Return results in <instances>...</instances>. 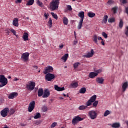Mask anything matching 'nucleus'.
Masks as SVG:
<instances>
[{"instance_id": "1", "label": "nucleus", "mask_w": 128, "mask_h": 128, "mask_svg": "<svg viewBox=\"0 0 128 128\" xmlns=\"http://www.w3.org/2000/svg\"><path fill=\"white\" fill-rule=\"evenodd\" d=\"M58 4H60V0H52L50 4V10H56L58 9Z\"/></svg>"}, {"instance_id": "2", "label": "nucleus", "mask_w": 128, "mask_h": 128, "mask_svg": "<svg viewBox=\"0 0 128 128\" xmlns=\"http://www.w3.org/2000/svg\"><path fill=\"white\" fill-rule=\"evenodd\" d=\"M78 16H79V18H80V20L78 26V29L80 30L82 28V26L84 20V11H81L79 12L78 14Z\"/></svg>"}, {"instance_id": "3", "label": "nucleus", "mask_w": 128, "mask_h": 128, "mask_svg": "<svg viewBox=\"0 0 128 128\" xmlns=\"http://www.w3.org/2000/svg\"><path fill=\"white\" fill-rule=\"evenodd\" d=\"M98 40H102L101 42V44L102 46H104V42L103 41L104 40L102 37L100 36H98V35L96 34H94L92 36V40L93 42L96 44H98Z\"/></svg>"}, {"instance_id": "4", "label": "nucleus", "mask_w": 128, "mask_h": 128, "mask_svg": "<svg viewBox=\"0 0 128 128\" xmlns=\"http://www.w3.org/2000/svg\"><path fill=\"white\" fill-rule=\"evenodd\" d=\"M88 116L91 120H96L98 116V113L95 110H90L88 112Z\"/></svg>"}, {"instance_id": "5", "label": "nucleus", "mask_w": 128, "mask_h": 128, "mask_svg": "<svg viewBox=\"0 0 128 128\" xmlns=\"http://www.w3.org/2000/svg\"><path fill=\"white\" fill-rule=\"evenodd\" d=\"M29 56H30V53L28 52L23 53L21 56L20 60L22 62H26L28 61Z\"/></svg>"}, {"instance_id": "6", "label": "nucleus", "mask_w": 128, "mask_h": 128, "mask_svg": "<svg viewBox=\"0 0 128 128\" xmlns=\"http://www.w3.org/2000/svg\"><path fill=\"white\" fill-rule=\"evenodd\" d=\"M96 100V95H94L90 97V99L86 102V106H92V104Z\"/></svg>"}, {"instance_id": "7", "label": "nucleus", "mask_w": 128, "mask_h": 128, "mask_svg": "<svg viewBox=\"0 0 128 128\" xmlns=\"http://www.w3.org/2000/svg\"><path fill=\"white\" fill-rule=\"evenodd\" d=\"M34 86H36V82L32 81L26 85V88L28 90H33L34 89Z\"/></svg>"}, {"instance_id": "8", "label": "nucleus", "mask_w": 128, "mask_h": 128, "mask_svg": "<svg viewBox=\"0 0 128 128\" xmlns=\"http://www.w3.org/2000/svg\"><path fill=\"white\" fill-rule=\"evenodd\" d=\"M0 82L4 86L8 84V78L4 75H0Z\"/></svg>"}, {"instance_id": "9", "label": "nucleus", "mask_w": 128, "mask_h": 128, "mask_svg": "<svg viewBox=\"0 0 128 128\" xmlns=\"http://www.w3.org/2000/svg\"><path fill=\"white\" fill-rule=\"evenodd\" d=\"M56 76L54 74H52L48 73L45 76V79L48 80V82H52V80H54Z\"/></svg>"}, {"instance_id": "10", "label": "nucleus", "mask_w": 128, "mask_h": 128, "mask_svg": "<svg viewBox=\"0 0 128 128\" xmlns=\"http://www.w3.org/2000/svg\"><path fill=\"white\" fill-rule=\"evenodd\" d=\"M54 72V68L52 66H49L46 68L43 74H50V72Z\"/></svg>"}, {"instance_id": "11", "label": "nucleus", "mask_w": 128, "mask_h": 128, "mask_svg": "<svg viewBox=\"0 0 128 128\" xmlns=\"http://www.w3.org/2000/svg\"><path fill=\"white\" fill-rule=\"evenodd\" d=\"M82 120H84V118L78 116H77L72 119V124L74 126L75 124H78V122H82Z\"/></svg>"}, {"instance_id": "12", "label": "nucleus", "mask_w": 128, "mask_h": 128, "mask_svg": "<svg viewBox=\"0 0 128 128\" xmlns=\"http://www.w3.org/2000/svg\"><path fill=\"white\" fill-rule=\"evenodd\" d=\"M34 106H36V102L34 100H32L29 104V106L28 107V111L29 112H32V110H34Z\"/></svg>"}, {"instance_id": "13", "label": "nucleus", "mask_w": 128, "mask_h": 128, "mask_svg": "<svg viewBox=\"0 0 128 128\" xmlns=\"http://www.w3.org/2000/svg\"><path fill=\"white\" fill-rule=\"evenodd\" d=\"M8 112H10V109H8V108H4L0 112L1 116L3 118H6V116H8Z\"/></svg>"}, {"instance_id": "14", "label": "nucleus", "mask_w": 128, "mask_h": 128, "mask_svg": "<svg viewBox=\"0 0 128 128\" xmlns=\"http://www.w3.org/2000/svg\"><path fill=\"white\" fill-rule=\"evenodd\" d=\"M94 49H92L90 52H88L84 56V57L86 58H92L94 56Z\"/></svg>"}, {"instance_id": "15", "label": "nucleus", "mask_w": 128, "mask_h": 128, "mask_svg": "<svg viewBox=\"0 0 128 128\" xmlns=\"http://www.w3.org/2000/svg\"><path fill=\"white\" fill-rule=\"evenodd\" d=\"M128 88V82H124L122 84V92H124Z\"/></svg>"}, {"instance_id": "16", "label": "nucleus", "mask_w": 128, "mask_h": 128, "mask_svg": "<svg viewBox=\"0 0 128 128\" xmlns=\"http://www.w3.org/2000/svg\"><path fill=\"white\" fill-rule=\"evenodd\" d=\"M50 94V90L48 89H46L44 91L42 98H48Z\"/></svg>"}, {"instance_id": "17", "label": "nucleus", "mask_w": 128, "mask_h": 128, "mask_svg": "<svg viewBox=\"0 0 128 128\" xmlns=\"http://www.w3.org/2000/svg\"><path fill=\"white\" fill-rule=\"evenodd\" d=\"M18 96V92H14L8 95V98H10V99H13V98H16Z\"/></svg>"}, {"instance_id": "18", "label": "nucleus", "mask_w": 128, "mask_h": 128, "mask_svg": "<svg viewBox=\"0 0 128 128\" xmlns=\"http://www.w3.org/2000/svg\"><path fill=\"white\" fill-rule=\"evenodd\" d=\"M96 82H98V84H104V79L102 78H96Z\"/></svg>"}, {"instance_id": "19", "label": "nucleus", "mask_w": 128, "mask_h": 128, "mask_svg": "<svg viewBox=\"0 0 128 128\" xmlns=\"http://www.w3.org/2000/svg\"><path fill=\"white\" fill-rule=\"evenodd\" d=\"M54 88L56 90H57V92H62V90H64V87L60 88L58 85H54Z\"/></svg>"}, {"instance_id": "20", "label": "nucleus", "mask_w": 128, "mask_h": 128, "mask_svg": "<svg viewBox=\"0 0 128 128\" xmlns=\"http://www.w3.org/2000/svg\"><path fill=\"white\" fill-rule=\"evenodd\" d=\"M12 24L14 26H18V19L14 18L13 20Z\"/></svg>"}, {"instance_id": "21", "label": "nucleus", "mask_w": 128, "mask_h": 128, "mask_svg": "<svg viewBox=\"0 0 128 128\" xmlns=\"http://www.w3.org/2000/svg\"><path fill=\"white\" fill-rule=\"evenodd\" d=\"M98 76V74L94 72H90L89 74V78H94L96 76Z\"/></svg>"}, {"instance_id": "22", "label": "nucleus", "mask_w": 128, "mask_h": 128, "mask_svg": "<svg viewBox=\"0 0 128 128\" xmlns=\"http://www.w3.org/2000/svg\"><path fill=\"white\" fill-rule=\"evenodd\" d=\"M22 38L24 40V42L28 40V34L27 32H24Z\"/></svg>"}, {"instance_id": "23", "label": "nucleus", "mask_w": 128, "mask_h": 128, "mask_svg": "<svg viewBox=\"0 0 128 128\" xmlns=\"http://www.w3.org/2000/svg\"><path fill=\"white\" fill-rule=\"evenodd\" d=\"M38 96H42L44 94V90L42 88H39L38 92Z\"/></svg>"}, {"instance_id": "24", "label": "nucleus", "mask_w": 128, "mask_h": 128, "mask_svg": "<svg viewBox=\"0 0 128 128\" xmlns=\"http://www.w3.org/2000/svg\"><path fill=\"white\" fill-rule=\"evenodd\" d=\"M68 58V54H64V56L61 58V60H63L64 61V62H66Z\"/></svg>"}, {"instance_id": "25", "label": "nucleus", "mask_w": 128, "mask_h": 128, "mask_svg": "<svg viewBox=\"0 0 128 128\" xmlns=\"http://www.w3.org/2000/svg\"><path fill=\"white\" fill-rule=\"evenodd\" d=\"M63 22L66 26H68V19L66 17H64L63 18Z\"/></svg>"}, {"instance_id": "26", "label": "nucleus", "mask_w": 128, "mask_h": 128, "mask_svg": "<svg viewBox=\"0 0 128 128\" xmlns=\"http://www.w3.org/2000/svg\"><path fill=\"white\" fill-rule=\"evenodd\" d=\"M86 88H82L79 90V93L86 94Z\"/></svg>"}, {"instance_id": "27", "label": "nucleus", "mask_w": 128, "mask_h": 128, "mask_svg": "<svg viewBox=\"0 0 128 128\" xmlns=\"http://www.w3.org/2000/svg\"><path fill=\"white\" fill-rule=\"evenodd\" d=\"M36 4L40 8H42L44 6V4H42V2L40 1V0H36Z\"/></svg>"}, {"instance_id": "28", "label": "nucleus", "mask_w": 128, "mask_h": 128, "mask_svg": "<svg viewBox=\"0 0 128 128\" xmlns=\"http://www.w3.org/2000/svg\"><path fill=\"white\" fill-rule=\"evenodd\" d=\"M88 16L89 18H94L96 16V14L92 12H88Z\"/></svg>"}, {"instance_id": "29", "label": "nucleus", "mask_w": 128, "mask_h": 128, "mask_svg": "<svg viewBox=\"0 0 128 128\" xmlns=\"http://www.w3.org/2000/svg\"><path fill=\"white\" fill-rule=\"evenodd\" d=\"M120 124L119 123H114L112 124L113 128H120Z\"/></svg>"}, {"instance_id": "30", "label": "nucleus", "mask_w": 128, "mask_h": 128, "mask_svg": "<svg viewBox=\"0 0 128 128\" xmlns=\"http://www.w3.org/2000/svg\"><path fill=\"white\" fill-rule=\"evenodd\" d=\"M79 66H80V62H76L73 64V66L74 70H76V68H78Z\"/></svg>"}, {"instance_id": "31", "label": "nucleus", "mask_w": 128, "mask_h": 128, "mask_svg": "<svg viewBox=\"0 0 128 128\" xmlns=\"http://www.w3.org/2000/svg\"><path fill=\"white\" fill-rule=\"evenodd\" d=\"M86 108H88V106H84V105H82L78 107L79 110H84Z\"/></svg>"}, {"instance_id": "32", "label": "nucleus", "mask_w": 128, "mask_h": 128, "mask_svg": "<svg viewBox=\"0 0 128 128\" xmlns=\"http://www.w3.org/2000/svg\"><path fill=\"white\" fill-rule=\"evenodd\" d=\"M34 0H29L27 3L26 6H32L34 4Z\"/></svg>"}, {"instance_id": "33", "label": "nucleus", "mask_w": 128, "mask_h": 128, "mask_svg": "<svg viewBox=\"0 0 128 128\" xmlns=\"http://www.w3.org/2000/svg\"><path fill=\"white\" fill-rule=\"evenodd\" d=\"M48 26L50 28H52V18H49Z\"/></svg>"}, {"instance_id": "34", "label": "nucleus", "mask_w": 128, "mask_h": 128, "mask_svg": "<svg viewBox=\"0 0 128 128\" xmlns=\"http://www.w3.org/2000/svg\"><path fill=\"white\" fill-rule=\"evenodd\" d=\"M70 86H72V88H78V84L77 82H74V83H72L70 84Z\"/></svg>"}, {"instance_id": "35", "label": "nucleus", "mask_w": 128, "mask_h": 128, "mask_svg": "<svg viewBox=\"0 0 128 128\" xmlns=\"http://www.w3.org/2000/svg\"><path fill=\"white\" fill-rule=\"evenodd\" d=\"M40 112H37L36 113V114H35L34 116V118L35 120H36L38 118H40Z\"/></svg>"}, {"instance_id": "36", "label": "nucleus", "mask_w": 128, "mask_h": 128, "mask_svg": "<svg viewBox=\"0 0 128 128\" xmlns=\"http://www.w3.org/2000/svg\"><path fill=\"white\" fill-rule=\"evenodd\" d=\"M108 16L107 15L104 16L102 22L104 24H106V22H108Z\"/></svg>"}, {"instance_id": "37", "label": "nucleus", "mask_w": 128, "mask_h": 128, "mask_svg": "<svg viewBox=\"0 0 128 128\" xmlns=\"http://www.w3.org/2000/svg\"><path fill=\"white\" fill-rule=\"evenodd\" d=\"M108 114H110V112L108 110H106L104 114V116H108Z\"/></svg>"}, {"instance_id": "38", "label": "nucleus", "mask_w": 128, "mask_h": 128, "mask_svg": "<svg viewBox=\"0 0 128 128\" xmlns=\"http://www.w3.org/2000/svg\"><path fill=\"white\" fill-rule=\"evenodd\" d=\"M124 26V22L122 20L120 19L119 23V27L122 28Z\"/></svg>"}, {"instance_id": "39", "label": "nucleus", "mask_w": 128, "mask_h": 128, "mask_svg": "<svg viewBox=\"0 0 128 128\" xmlns=\"http://www.w3.org/2000/svg\"><path fill=\"white\" fill-rule=\"evenodd\" d=\"M98 100L95 101L93 104V108H96L98 106Z\"/></svg>"}, {"instance_id": "40", "label": "nucleus", "mask_w": 128, "mask_h": 128, "mask_svg": "<svg viewBox=\"0 0 128 128\" xmlns=\"http://www.w3.org/2000/svg\"><path fill=\"white\" fill-rule=\"evenodd\" d=\"M51 14H52V18H54L56 20H58V15H56V14L54 12H51Z\"/></svg>"}, {"instance_id": "41", "label": "nucleus", "mask_w": 128, "mask_h": 128, "mask_svg": "<svg viewBox=\"0 0 128 128\" xmlns=\"http://www.w3.org/2000/svg\"><path fill=\"white\" fill-rule=\"evenodd\" d=\"M10 32L12 34H13L14 36H18L16 35V30H14V29H12L10 30Z\"/></svg>"}, {"instance_id": "42", "label": "nucleus", "mask_w": 128, "mask_h": 128, "mask_svg": "<svg viewBox=\"0 0 128 128\" xmlns=\"http://www.w3.org/2000/svg\"><path fill=\"white\" fill-rule=\"evenodd\" d=\"M102 34L104 38H108V34L104 32H102Z\"/></svg>"}, {"instance_id": "43", "label": "nucleus", "mask_w": 128, "mask_h": 128, "mask_svg": "<svg viewBox=\"0 0 128 128\" xmlns=\"http://www.w3.org/2000/svg\"><path fill=\"white\" fill-rule=\"evenodd\" d=\"M14 112H16V110H14V109L11 108L10 110V115L14 114Z\"/></svg>"}, {"instance_id": "44", "label": "nucleus", "mask_w": 128, "mask_h": 128, "mask_svg": "<svg viewBox=\"0 0 128 128\" xmlns=\"http://www.w3.org/2000/svg\"><path fill=\"white\" fill-rule=\"evenodd\" d=\"M125 35L126 37H128V26H126L125 28Z\"/></svg>"}, {"instance_id": "45", "label": "nucleus", "mask_w": 128, "mask_h": 128, "mask_svg": "<svg viewBox=\"0 0 128 128\" xmlns=\"http://www.w3.org/2000/svg\"><path fill=\"white\" fill-rule=\"evenodd\" d=\"M116 10H118V7L115 6L112 8L113 14H116Z\"/></svg>"}, {"instance_id": "46", "label": "nucleus", "mask_w": 128, "mask_h": 128, "mask_svg": "<svg viewBox=\"0 0 128 128\" xmlns=\"http://www.w3.org/2000/svg\"><path fill=\"white\" fill-rule=\"evenodd\" d=\"M50 16V14H48V13H44V16L46 18V20H48V16Z\"/></svg>"}, {"instance_id": "47", "label": "nucleus", "mask_w": 128, "mask_h": 128, "mask_svg": "<svg viewBox=\"0 0 128 128\" xmlns=\"http://www.w3.org/2000/svg\"><path fill=\"white\" fill-rule=\"evenodd\" d=\"M56 126V122H53V123L51 124L50 128H54V127Z\"/></svg>"}, {"instance_id": "48", "label": "nucleus", "mask_w": 128, "mask_h": 128, "mask_svg": "<svg viewBox=\"0 0 128 128\" xmlns=\"http://www.w3.org/2000/svg\"><path fill=\"white\" fill-rule=\"evenodd\" d=\"M67 8L68 10H72V6L70 5H68L67 6Z\"/></svg>"}, {"instance_id": "49", "label": "nucleus", "mask_w": 128, "mask_h": 128, "mask_svg": "<svg viewBox=\"0 0 128 128\" xmlns=\"http://www.w3.org/2000/svg\"><path fill=\"white\" fill-rule=\"evenodd\" d=\"M5 32H6V34H7L8 36V34H10V30H8V29H6V30H5Z\"/></svg>"}, {"instance_id": "50", "label": "nucleus", "mask_w": 128, "mask_h": 128, "mask_svg": "<svg viewBox=\"0 0 128 128\" xmlns=\"http://www.w3.org/2000/svg\"><path fill=\"white\" fill-rule=\"evenodd\" d=\"M122 0V3L123 4H126L128 3V1L126 0Z\"/></svg>"}, {"instance_id": "51", "label": "nucleus", "mask_w": 128, "mask_h": 128, "mask_svg": "<svg viewBox=\"0 0 128 128\" xmlns=\"http://www.w3.org/2000/svg\"><path fill=\"white\" fill-rule=\"evenodd\" d=\"M102 72V70H98L96 71V74H100Z\"/></svg>"}, {"instance_id": "52", "label": "nucleus", "mask_w": 128, "mask_h": 128, "mask_svg": "<svg viewBox=\"0 0 128 128\" xmlns=\"http://www.w3.org/2000/svg\"><path fill=\"white\" fill-rule=\"evenodd\" d=\"M43 112H46L48 110V108L46 107H44L43 108Z\"/></svg>"}, {"instance_id": "53", "label": "nucleus", "mask_w": 128, "mask_h": 128, "mask_svg": "<svg viewBox=\"0 0 128 128\" xmlns=\"http://www.w3.org/2000/svg\"><path fill=\"white\" fill-rule=\"evenodd\" d=\"M108 2V4H112V0H109Z\"/></svg>"}, {"instance_id": "54", "label": "nucleus", "mask_w": 128, "mask_h": 128, "mask_svg": "<svg viewBox=\"0 0 128 128\" xmlns=\"http://www.w3.org/2000/svg\"><path fill=\"white\" fill-rule=\"evenodd\" d=\"M126 12L128 15V6L126 8Z\"/></svg>"}, {"instance_id": "55", "label": "nucleus", "mask_w": 128, "mask_h": 128, "mask_svg": "<svg viewBox=\"0 0 128 128\" xmlns=\"http://www.w3.org/2000/svg\"><path fill=\"white\" fill-rule=\"evenodd\" d=\"M112 22V18H110V19L108 20V22Z\"/></svg>"}, {"instance_id": "56", "label": "nucleus", "mask_w": 128, "mask_h": 128, "mask_svg": "<svg viewBox=\"0 0 128 128\" xmlns=\"http://www.w3.org/2000/svg\"><path fill=\"white\" fill-rule=\"evenodd\" d=\"M59 48H64V44H61L59 46Z\"/></svg>"}, {"instance_id": "57", "label": "nucleus", "mask_w": 128, "mask_h": 128, "mask_svg": "<svg viewBox=\"0 0 128 128\" xmlns=\"http://www.w3.org/2000/svg\"><path fill=\"white\" fill-rule=\"evenodd\" d=\"M33 68L34 70H38V66H33Z\"/></svg>"}, {"instance_id": "58", "label": "nucleus", "mask_w": 128, "mask_h": 128, "mask_svg": "<svg viewBox=\"0 0 128 128\" xmlns=\"http://www.w3.org/2000/svg\"><path fill=\"white\" fill-rule=\"evenodd\" d=\"M78 44V41L74 40V44Z\"/></svg>"}, {"instance_id": "59", "label": "nucleus", "mask_w": 128, "mask_h": 128, "mask_svg": "<svg viewBox=\"0 0 128 128\" xmlns=\"http://www.w3.org/2000/svg\"><path fill=\"white\" fill-rule=\"evenodd\" d=\"M74 36H75V38H76V32H74Z\"/></svg>"}, {"instance_id": "60", "label": "nucleus", "mask_w": 128, "mask_h": 128, "mask_svg": "<svg viewBox=\"0 0 128 128\" xmlns=\"http://www.w3.org/2000/svg\"><path fill=\"white\" fill-rule=\"evenodd\" d=\"M19 4H20V2H22V0H17Z\"/></svg>"}, {"instance_id": "61", "label": "nucleus", "mask_w": 128, "mask_h": 128, "mask_svg": "<svg viewBox=\"0 0 128 128\" xmlns=\"http://www.w3.org/2000/svg\"><path fill=\"white\" fill-rule=\"evenodd\" d=\"M14 80L15 82H16L17 80H18V78H14Z\"/></svg>"}, {"instance_id": "62", "label": "nucleus", "mask_w": 128, "mask_h": 128, "mask_svg": "<svg viewBox=\"0 0 128 128\" xmlns=\"http://www.w3.org/2000/svg\"><path fill=\"white\" fill-rule=\"evenodd\" d=\"M63 96H67L68 98V95H67L66 96V94H63Z\"/></svg>"}, {"instance_id": "63", "label": "nucleus", "mask_w": 128, "mask_h": 128, "mask_svg": "<svg viewBox=\"0 0 128 128\" xmlns=\"http://www.w3.org/2000/svg\"><path fill=\"white\" fill-rule=\"evenodd\" d=\"M2 86H4L2 84H0V88H2Z\"/></svg>"}, {"instance_id": "64", "label": "nucleus", "mask_w": 128, "mask_h": 128, "mask_svg": "<svg viewBox=\"0 0 128 128\" xmlns=\"http://www.w3.org/2000/svg\"><path fill=\"white\" fill-rule=\"evenodd\" d=\"M115 22L114 18H112V22Z\"/></svg>"}]
</instances>
